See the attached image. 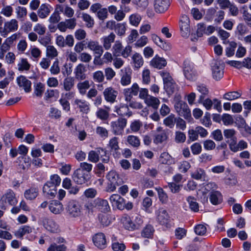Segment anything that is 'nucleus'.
Masks as SVG:
<instances>
[{"mask_svg":"<svg viewBox=\"0 0 251 251\" xmlns=\"http://www.w3.org/2000/svg\"><path fill=\"white\" fill-rule=\"evenodd\" d=\"M106 178L109 182L107 189L108 192H113L117 186L121 185L123 182L122 178L115 171H110L106 175Z\"/></svg>","mask_w":251,"mask_h":251,"instance_id":"obj_1","label":"nucleus"},{"mask_svg":"<svg viewBox=\"0 0 251 251\" xmlns=\"http://www.w3.org/2000/svg\"><path fill=\"white\" fill-rule=\"evenodd\" d=\"M175 108L179 116L189 121L192 119L190 110L186 102L182 100L176 102L175 104Z\"/></svg>","mask_w":251,"mask_h":251,"instance_id":"obj_2","label":"nucleus"},{"mask_svg":"<svg viewBox=\"0 0 251 251\" xmlns=\"http://www.w3.org/2000/svg\"><path fill=\"white\" fill-rule=\"evenodd\" d=\"M127 125V120L124 118H119L116 121L111 123L112 131L116 135H122Z\"/></svg>","mask_w":251,"mask_h":251,"instance_id":"obj_3","label":"nucleus"},{"mask_svg":"<svg viewBox=\"0 0 251 251\" xmlns=\"http://www.w3.org/2000/svg\"><path fill=\"white\" fill-rule=\"evenodd\" d=\"M90 176L89 173L83 172V171L80 169H77L72 175V179L78 184H83L90 180Z\"/></svg>","mask_w":251,"mask_h":251,"instance_id":"obj_4","label":"nucleus"},{"mask_svg":"<svg viewBox=\"0 0 251 251\" xmlns=\"http://www.w3.org/2000/svg\"><path fill=\"white\" fill-rule=\"evenodd\" d=\"M156 220L161 225L168 227L170 222V217L166 210L160 208L155 211Z\"/></svg>","mask_w":251,"mask_h":251,"instance_id":"obj_5","label":"nucleus"},{"mask_svg":"<svg viewBox=\"0 0 251 251\" xmlns=\"http://www.w3.org/2000/svg\"><path fill=\"white\" fill-rule=\"evenodd\" d=\"M171 0H154L153 8L154 11L158 14H163L166 12L170 6Z\"/></svg>","mask_w":251,"mask_h":251,"instance_id":"obj_6","label":"nucleus"},{"mask_svg":"<svg viewBox=\"0 0 251 251\" xmlns=\"http://www.w3.org/2000/svg\"><path fill=\"white\" fill-rule=\"evenodd\" d=\"M224 66L218 60H214L212 63V71L213 78L217 80H220L224 75Z\"/></svg>","mask_w":251,"mask_h":251,"instance_id":"obj_7","label":"nucleus"},{"mask_svg":"<svg viewBox=\"0 0 251 251\" xmlns=\"http://www.w3.org/2000/svg\"><path fill=\"white\" fill-rule=\"evenodd\" d=\"M181 35L183 37H187L190 32V20L187 15H182L179 23Z\"/></svg>","mask_w":251,"mask_h":251,"instance_id":"obj_8","label":"nucleus"},{"mask_svg":"<svg viewBox=\"0 0 251 251\" xmlns=\"http://www.w3.org/2000/svg\"><path fill=\"white\" fill-rule=\"evenodd\" d=\"M94 245L100 250L104 249L107 246L106 236L104 233L99 232L95 234L92 238Z\"/></svg>","mask_w":251,"mask_h":251,"instance_id":"obj_9","label":"nucleus"},{"mask_svg":"<svg viewBox=\"0 0 251 251\" xmlns=\"http://www.w3.org/2000/svg\"><path fill=\"white\" fill-rule=\"evenodd\" d=\"M120 83L123 86L129 85L131 82L132 70L129 67H125L121 69Z\"/></svg>","mask_w":251,"mask_h":251,"instance_id":"obj_10","label":"nucleus"},{"mask_svg":"<svg viewBox=\"0 0 251 251\" xmlns=\"http://www.w3.org/2000/svg\"><path fill=\"white\" fill-rule=\"evenodd\" d=\"M41 222L44 227L50 232L56 233L59 231L58 225L51 219L43 218Z\"/></svg>","mask_w":251,"mask_h":251,"instance_id":"obj_11","label":"nucleus"},{"mask_svg":"<svg viewBox=\"0 0 251 251\" xmlns=\"http://www.w3.org/2000/svg\"><path fill=\"white\" fill-rule=\"evenodd\" d=\"M0 201L2 203H8L11 206L15 205L18 202L15 193L10 189L2 196Z\"/></svg>","mask_w":251,"mask_h":251,"instance_id":"obj_12","label":"nucleus"},{"mask_svg":"<svg viewBox=\"0 0 251 251\" xmlns=\"http://www.w3.org/2000/svg\"><path fill=\"white\" fill-rule=\"evenodd\" d=\"M67 211L73 217H78L80 214V208L78 202L75 201H70L67 205Z\"/></svg>","mask_w":251,"mask_h":251,"instance_id":"obj_13","label":"nucleus"},{"mask_svg":"<svg viewBox=\"0 0 251 251\" xmlns=\"http://www.w3.org/2000/svg\"><path fill=\"white\" fill-rule=\"evenodd\" d=\"M18 27V22L15 19H12L4 24V29L0 31L1 35L6 37L8 33L17 30Z\"/></svg>","mask_w":251,"mask_h":251,"instance_id":"obj_14","label":"nucleus"},{"mask_svg":"<svg viewBox=\"0 0 251 251\" xmlns=\"http://www.w3.org/2000/svg\"><path fill=\"white\" fill-rule=\"evenodd\" d=\"M43 193L46 198L53 199L57 194V187L50 183L46 182L43 186Z\"/></svg>","mask_w":251,"mask_h":251,"instance_id":"obj_15","label":"nucleus"},{"mask_svg":"<svg viewBox=\"0 0 251 251\" xmlns=\"http://www.w3.org/2000/svg\"><path fill=\"white\" fill-rule=\"evenodd\" d=\"M87 47L90 50L93 51L94 54L98 55V57H100L103 52L102 46L100 45L99 43L97 41H89L87 43Z\"/></svg>","mask_w":251,"mask_h":251,"instance_id":"obj_16","label":"nucleus"},{"mask_svg":"<svg viewBox=\"0 0 251 251\" xmlns=\"http://www.w3.org/2000/svg\"><path fill=\"white\" fill-rule=\"evenodd\" d=\"M103 94L106 101L110 103H113L116 100L118 95V91L112 87H109L104 89Z\"/></svg>","mask_w":251,"mask_h":251,"instance_id":"obj_17","label":"nucleus"},{"mask_svg":"<svg viewBox=\"0 0 251 251\" xmlns=\"http://www.w3.org/2000/svg\"><path fill=\"white\" fill-rule=\"evenodd\" d=\"M18 86L24 90L26 93H28L31 90V82L25 76L20 75L16 79Z\"/></svg>","mask_w":251,"mask_h":251,"instance_id":"obj_18","label":"nucleus"},{"mask_svg":"<svg viewBox=\"0 0 251 251\" xmlns=\"http://www.w3.org/2000/svg\"><path fill=\"white\" fill-rule=\"evenodd\" d=\"M86 69L83 64H78L74 69L75 78L79 81L84 80L86 78L87 75L85 74Z\"/></svg>","mask_w":251,"mask_h":251,"instance_id":"obj_19","label":"nucleus"},{"mask_svg":"<svg viewBox=\"0 0 251 251\" xmlns=\"http://www.w3.org/2000/svg\"><path fill=\"white\" fill-rule=\"evenodd\" d=\"M109 200L113 206H116L119 210L125 209V200L118 194L112 195Z\"/></svg>","mask_w":251,"mask_h":251,"instance_id":"obj_20","label":"nucleus"},{"mask_svg":"<svg viewBox=\"0 0 251 251\" xmlns=\"http://www.w3.org/2000/svg\"><path fill=\"white\" fill-rule=\"evenodd\" d=\"M95 208L100 211L103 213H106L110 211V207L108 201L103 199L98 198L94 201Z\"/></svg>","mask_w":251,"mask_h":251,"instance_id":"obj_21","label":"nucleus"},{"mask_svg":"<svg viewBox=\"0 0 251 251\" xmlns=\"http://www.w3.org/2000/svg\"><path fill=\"white\" fill-rule=\"evenodd\" d=\"M183 73L185 77L189 80H194L196 78V73L190 66L189 62H184Z\"/></svg>","mask_w":251,"mask_h":251,"instance_id":"obj_22","label":"nucleus"},{"mask_svg":"<svg viewBox=\"0 0 251 251\" xmlns=\"http://www.w3.org/2000/svg\"><path fill=\"white\" fill-rule=\"evenodd\" d=\"M105 153V151L102 148H97L95 151H91L89 152L88 159L92 162L97 163L100 160V156L102 157V153Z\"/></svg>","mask_w":251,"mask_h":251,"instance_id":"obj_23","label":"nucleus"},{"mask_svg":"<svg viewBox=\"0 0 251 251\" xmlns=\"http://www.w3.org/2000/svg\"><path fill=\"white\" fill-rule=\"evenodd\" d=\"M116 37L115 34L111 32L108 36H103L101 39V42L102 43V47L105 50H109L111 47V44L113 43Z\"/></svg>","mask_w":251,"mask_h":251,"instance_id":"obj_24","label":"nucleus"},{"mask_svg":"<svg viewBox=\"0 0 251 251\" xmlns=\"http://www.w3.org/2000/svg\"><path fill=\"white\" fill-rule=\"evenodd\" d=\"M150 64L154 68L161 69L166 66L167 62L164 58L155 56L150 62Z\"/></svg>","mask_w":251,"mask_h":251,"instance_id":"obj_25","label":"nucleus"},{"mask_svg":"<svg viewBox=\"0 0 251 251\" xmlns=\"http://www.w3.org/2000/svg\"><path fill=\"white\" fill-rule=\"evenodd\" d=\"M57 12L63 13L65 16L71 18L74 14V10L67 5H58L56 8Z\"/></svg>","mask_w":251,"mask_h":251,"instance_id":"obj_26","label":"nucleus"},{"mask_svg":"<svg viewBox=\"0 0 251 251\" xmlns=\"http://www.w3.org/2000/svg\"><path fill=\"white\" fill-rule=\"evenodd\" d=\"M49 208L51 212L55 214H58L63 211L62 204L57 201H52L50 203Z\"/></svg>","mask_w":251,"mask_h":251,"instance_id":"obj_27","label":"nucleus"},{"mask_svg":"<svg viewBox=\"0 0 251 251\" xmlns=\"http://www.w3.org/2000/svg\"><path fill=\"white\" fill-rule=\"evenodd\" d=\"M133 67L134 70H138L144 64V59L142 55L137 52L135 53L132 56Z\"/></svg>","mask_w":251,"mask_h":251,"instance_id":"obj_28","label":"nucleus"},{"mask_svg":"<svg viewBox=\"0 0 251 251\" xmlns=\"http://www.w3.org/2000/svg\"><path fill=\"white\" fill-rule=\"evenodd\" d=\"M224 134L225 138L227 139V142L228 143L229 147L230 148V145L234 143L237 140L235 136L236 131L233 129H225L224 131Z\"/></svg>","mask_w":251,"mask_h":251,"instance_id":"obj_29","label":"nucleus"},{"mask_svg":"<svg viewBox=\"0 0 251 251\" xmlns=\"http://www.w3.org/2000/svg\"><path fill=\"white\" fill-rule=\"evenodd\" d=\"M191 177L196 180L205 181L207 177L205 171L201 168H197L191 174Z\"/></svg>","mask_w":251,"mask_h":251,"instance_id":"obj_30","label":"nucleus"},{"mask_svg":"<svg viewBox=\"0 0 251 251\" xmlns=\"http://www.w3.org/2000/svg\"><path fill=\"white\" fill-rule=\"evenodd\" d=\"M51 6L46 4H42L37 11V14L41 19L46 18L50 12Z\"/></svg>","mask_w":251,"mask_h":251,"instance_id":"obj_31","label":"nucleus"},{"mask_svg":"<svg viewBox=\"0 0 251 251\" xmlns=\"http://www.w3.org/2000/svg\"><path fill=\"white\" fill-rule=\"evenodd\" d=\"M210 201L214 205L221 203L223 201L221 193L217 191H212L210 195Z\"/></svg>","mask_w":251,"mask_h":251,"instance_id":"obj_32","label":"nucleus"},{"mask_svg":"<svg viewBox=\"0 0 251 251\" xmlns=\"http://www.w3.org/2000/svg\"><path fill=\"white\" fill-rule=\"evenodd\" d=\"M248 144L244 140H240L238 143H237V141L234 142V143L231 144L230 145V150L235 152L239 151H241L244 149L247 148Z\"/></svg>","mask_w":251,"mask_h":251,"instance_id":"obj_33","label":"nucleus"},{"mask_svg":"<svg viewBox=\"0 0 251 251\" xmlns=\"http://www.w3.org/2000/svg\"><path fill=\"white\" fill-rule=\"evenodd\" d=\"M63 89L67 91H70L75 86V79L72 76L65 78L63 81Z\"/></svg>","mask_w":251,"mask_h":251,"instance_id":"obj_34","label":"nucleus"},{"mask_svg":"<svg viewBox=\"0 0 251 251\" xmlns=\"http://www.w3.org/2000/svg\"><path fill=\"white\" fill-rule=\"evenodd\" d=\"M126 144L135 148H138L140 146L139 138L133 135H128L126 137Z\"/></svg>","mask_w":251,"mask_h":251,"instance_id":"obj_35","label":"nucleus"},{"mask_svg":"<svg viewBox=\"0 0 251 251\" xmlns=\"http://www.w3.org/2000/svg\"><path fill=\"white\" fill-rule=\"evenodd\" d=\"M90 82L88 80L80 81L76 85V87L80 94L84 95L86 94L87 90L90 88Z\"/></svg>","mask_w":251,"mask_h":251,"instance_id":"obj_36","label":"nucleus"},{"mask_svg":"<svg viewBox=\"0 0 251 251\" xmlns=\"http://www.w3.org/2000/svg\"><path fill=\"white\" fill-rule=\"evenodd\" d=\"M32 230V228L30 226H23L15 232L14 235L18 238H22L25 234L31 233Z\"/></svg>","mask_w":251,"mask_h":251,"instance_id":"obj_37","label":"nucleus"},{"mask_svg":"<svg viewBox=\"0 0 251 251\" xmlns=\"http://www.w3.org/2000/svg\"><path fill=\"white\" fill-rule=\"evenodd\" d=\"M38 195V189L35 187H31L25 191V197L29 200L35 199Z\"/></svg>","mask_w":251,"mask_h":251,"instance_id":"obj_38","label":"nucleus"},{"mask_svg":"<svg viewBox=\"0 0 251 251\" xmlns=\"http://www.w3.org/2000/svg\"><path fill=\"white\" fill-rule=\"evenodd\" d=\"M110 110V108L109 107H106V109L99 108L96 113L97 117L102 121L107 120L109 117Z\"/></svg>","mask_w":251,"mask_h":251,"instance_id":"obj_39","label":"nucleus"},{"mask_svg":"<svg viewBox=\"0 0 251 251\" xmlns=\"http://www.w3.org/2000/svg\"><path fill=\"white\" fill-rule=\"evenodd\" d=\"M74 102L81 112L86 113L89 111V104L86 100L75 99Z\"/></svg>","mask_w":251,"mask_h":251,"instance_id":"obj_40","label":"nucleus"},{"mask_svg":"<svg viewBox=\"0 0 251 251\" xmlns=\"http://www.w3.org/2000/svg\"><path fill=\"white\" fill-rule=\"evenodd\" d=\"M145 102L149 106L152 107L153 109H157L160 104L159 100L156 97L150 96L146 100Z\"/></svg>","mask_w":251,"mask_h":251,"instance_id":"obj_41","label":"nucleus"},{"mask_svg":"<svg viewBox=\"0 0 251 251\" xmlns=\"http://www.w3.org/2000/svg\"><path fill=\"white\" fill-rule=\"evenodd\" d=\"M116 113L120 116L130 117L132 115V112L129 111L127 105H122L119 107L116 108Z\"/></svg>","mask_w":251,"mask_h":251,"instance_id":"obj_42","label":"nucleus"},{"mask_svg":"<svg viewBox=\"0 0 251 251\" xmlns=\"http://www.w3.org/2000/svg\"><path fill=\"white\" fill-rule=\"evenodd\" d=\"M46 54L48 58L53 59L58 56V52L53 46L49 45L46 47Z\"/></svg>","mask_w":251,"mask_h":251,"instance_id":"obj_43","label":"nucleus"},{"mask_svg":"<svg viewBox=\"0 0 251 251\" xmlns=\"http://www.w3.org/2000/svg\"><path fill=\"white\" fill-rule=\"evenodd\" d=\"M29 54L33 60H37L41 57L42 51L38 48L33 46L29 49Z\"/></svg>","mask_w":251,"mask_h":251,"instance_id":"obj_44","label":"nucleus"},{"mask_svg":"<svg viewBox=\"0 0 251 251\" xmlns=\"http://www.w3.org/2000/svg\"><path fill=\"white\" fill-rule=\"evenodd\" d=\"M228 46L225 50L226 55L227 57H231L233 56L235 53V50L237 47V43L234 41L229 42Z\"/></svg>","mask_w":251,"mask_h":251,"instance_id":"obj_45","label":"nucleus"},{"mask_svg":"<svg viewBox=\"0 0 251 251\" xmlns=\"http://www.w3.org/2000/svg\"><path fill=\"white\" fill-rule=\"evenodd\" d=\"M30 66L26 58H22L18 64V70L20 71H27L30 69Z\"/></svg>","mask_w":251,"mask_h":251,"instance_id":"obj_46","label":"nucleus"},{"mask_svg":"<svg viewBox=\"0 0 251 251\" xmlns=\"http://www.w3.org/2000/svg\"><path fill=\"white\" fill-rule=\"evenodd\" d=\"M241 96V93L238 91H231L225 93L223 96L225 100H235Z\"/></svg>","mask_w":251,"mask_h":251,"instance_id":"obj_47","label":"nucleus"},{"mask_svg":"<svg viewBox=\"0 0 251 251\" xmlns=\"http://www.w3.org/2000/svg\"><path fill=\"white\" fill-rule=\"evenodd\" d=\"M45 89V85L41 82H38L34 85V94L39 98H41Z\"/></svg>","mask_w":251,"mask_h":251,"instance_id":"obj_48","label":"nucleus"},{"mask_svg":"<svg viewBox=\"0 0 251 251\" xmlns=\"http://www.w3.org/2000/svg\"><path fill=\"white\" fill-rule=\"evenodd\" d=\"M197 90L201 94L200 96L199 101L202 100L204 97L208 94V89L206 86L203 84H198L197 86Z\"/></svg>","mask_w":251,"mask_h":251,"instance_id":"obj_49","label":"nucleus"},{"mask_svg":"<svg viewBox=\"0 0 251 251\" xmlns=\"http://www.w3.org/2000/svg\"><path fill=\"white\" fill-rule=\"evenodd\" d=\"M47 30L45 25L41 23L36 24L33 27V31L36 32L39 36L44 35Z\"/></svg>","mask_w":251,"mask_h":251,"instance_id":"obj_50","label":"nucleus"},{"mask_svg":"<svg viewBox=\"0 0 251 251\" xmlns=\"http://www.w3.org/2000/svg\"><path fill=\"white\" fill-rule=\"evenodd\" d=\"M176 120L175 115L171 114L164 120L163 123L166 126L172 128L175 126Z\"/></svg>","mask_w":251,"mask_h":251,"instance_id":"obj_51","label":"nucleus"},{"mask_svg":"<svg viewBox=\"0 0 251 251\" xmlns=\"http://www.w3.org/2000/svg\"><path fill=\"white\" fill-rule=\"evenodd\" d=\"M164 88L168 94L173 93L176 89V85L174 79L168 83L164 84Z\"/></svg>","mask_w":251,"mask_h":251,"instance_id":"obj_52","label":"nucleus"},{"mask_svg":"<svg viewBox=\"0 0 251 251\" xmlns=\"http://www.w3.org/2000/svg\"><path fill=\"white\" fill-rule=\"evenodd\" d=\"M132 3L136 5L137 8L141 10L145 9L149 5L148 0H132Z\"/></svg>","mask_w":251,"mask_h":251,"instance_id":"obj_53","label":"nucleus"},{"mask_svg":"<svg viewBox=\"0 0 251 251\" xmlns=\"http://www.w3.org/2000/svg\"><path fill=\"white\" fill-rule=\"evenodd\" d=\"M154 229L151 225L147 226L143 230L142 235L145 238H151L154 232Z\"/></svg>","mask_w":251,"mask_h":251,"instance_id":"obj_54","label":"nucleus"},{"mask_svg":"<svg viewBox=\"0 0 251 251\" xmlns=\"http://www.w3.org/2000/svg\"><path fill=\"white\" fill-rule=\"evenodd\" d=\"M83 20L86 23V26L88 28H92L94 25V20L89 14L83 13L82 15Z\"/></svg>","mask_w":251,"mask_h":251,"instance_id":"obj_55","label":"nucleus"},{"mask_svg":"<svg viewBox=\"0 0 251 251\" xmlns=\"http://www.w3.org/2000/svg\"><path fill=\"white\" fill-rule=\"evenodd\" d=\"M143 126L142 123L139 120H134L130 125V129L132 132H138Z\"/></svg>","mask_w":251,"mask_h":251,"instance_id":"obj_56","label":"nucleus"},{"mask_svg":"<svg viewBox=\"0 0 251 251\" xmlns=\"http://www.w3.org/2000/svg\"><path fill=\"white\" fill-rule=\"evenodd\" d=\"M168 139V135L166 132H162L159 134H157L155 135L154 143L157 144L163 143V142L166 141Z\"/></svg>","mask_w":251,"mask_h":251,"instance_id":"obj_57","label":"nucleus"},{"mask_svg":"<svg viewBox=\"0 0 251 251\" xmlns=\"http://www.w3.org/2000/svg\"><path fill=\"white\" fill-rule=\"evenodd\" d=\"M148 43V38L145 35L141 36L134 43L136 48H142L145 46Z\"/></svg>","mask_w":251,"mask_h":251,"instance_id":"obj_58","label":"nucleus"},{"mask_svg":"<svg viewBox=\"0 0 251 251\" xmlns=\"http://www.w3.org/2000/svg\"><path fill=\"white\" fill-rule=\"evenodd\" d=\"M50 71L51 74L53 75H57L60 72V69L59 65V60L56 59L51 66Z\"/></svg>","mask_w":251,"mask_h":251,"instance_id":"obj_59","label":"nucleus"},{"mask_svg":"<svg viewBox=\"0 0 251 251\" xmlns=\"http://www.w3.org/2000/svg\"><path fill=\"white\" fill-rule=\"evenodd\" d=\"M93 79L97 83L102 82L104 80V75L101 71H97L93 74Z\"/></svg>","mask_w":251,"mask_h":251,"instance_id":"obj_60","label":"nucleus"},{"mask_svg":"<svg viewBox=\"0 0 251 251\" xmlns=\"http://www.w3.org/2000/svg\"><path fill=\"white\" fill-rule=\"evenodd\" d=\"M112 49L113 54L119 56L123 49L122 43L120 41H116L113 46Z\"/></svg>","mask_w":251,"mask_h":251,"instance_id":"obj_61","label":"nucleus"},{"mask_svg":"<svg viewBox=\"0 0 251 251\" xmlns=\"http://www.w3.org/2000/svg\"><path fill=\"white\" fill-rule=\"evenodd\" d=\"M187 201L189 204L190 208L194 212H197L199 210V204L196 201L194 197H189L187 198Z\"/></svg>","mask_w":251,"mask_h":251,"instance_id":"obj_62","label":"nucleus"},{"mask_svg":"<svg viewBox=\"0 0 251 251\" xmlns=\"http://www.w3.org/2000/svg\"><path fill=\"white\" fill-rule=\"evenodd\" d=\"M141 19V17L140 15L138 14H133L130 16L129 22L130 24L132 25L137 26L139 25Z\"/></svg>","mask_w":251,"mask_h":251,"instance_id":"obj_63","label":"nucleus"},{"mask_svg":"<svg viewBox=\"0 0 251 251\" xmlns=\"http://www.w3.org/2000/svg\"><path fill=\"white\" fill-rule=\"evenodd\" d=\"M66 247L64 245H57L55 243L51 244L48 248L47 251H65Z\"/></svg>","mask_w":251,"mask_h":251,"instance_id":"obj_64","label":"nucleus"}]
</instances>
